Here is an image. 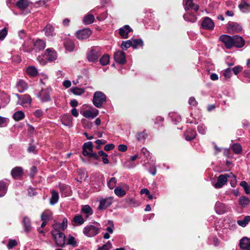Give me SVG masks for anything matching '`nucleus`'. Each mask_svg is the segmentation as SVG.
Masks as SVG:
<instances>
[{"instance_id": "5", "label": "nucleus", "mask_w": 250, "mask_h": 250, "mask_svg": "<svg viewBox=\"0 0 250 250\" xmlns=\"http://www.w3.org/2000/svg\"><path fill=\"white\" fill-rule=\"evenodd\" d=\"M100 229L92 225L85 227L83 230V233L88 237H93L99 232Z\"/></svg>"}, {"instance_id": "56", "label": "nucleus", "mask_w": 250, "mask_h": 250, "mask_svg": "<svg viewBox=\"0 0 250 250\" xmlns=\"http://www.w3.org/2000/svg\"><path fill=\"white\" fill-rule=\"evenodd\" d=\"M224 76L226 78H229L231 76V70L230 68H227L224 73Z\"/></svg>"}, {"instance_id": "9", "label": "nucleus", "mask_w": 250, "mask_h": 250, "mask_svg": "<svg viewBox=\"0 0 250 250\" xmlns=\"http://www.w3.org/2000/svg\"><path fill=\"white\" fill-rule=\"evenodd\" d=\"M16 96L19 99L18 103L20 102V104L23 106H27V105H29L30 104L32 100L29 95H24L22 96L21 98L20 96L18 94H16Z\"/></svg>"}, {"instance_id": "7", "label": "nucleus", "mask_w": 250, "mask_h": 250, "mask_svg": "<svg viewBox=\"0 0 250 250\" xmlns=\"http://www.w3.org/2000/svg\"><path fill=\"white\" fill-rule=\"evenodd\" d=\"M114 58L115 61L119 64H124L126 63L125 54L121 50L114 53Z\"/></svg>"}, {"instance_id": "40", "label": "nucleus", "mask_w": 250, "mask_h": 250, "mask_svg": "<svg viewBox=\"0 0 250 250\" xmlns=\"http://www.w3.org/2000/svg\"><path fill=\"white\" fill-rule=\"evenodd\" d=\"M6 192V185L5 182L0 181V197L5 195Z\"/></svg>"}, {"instance_id": "28", "label": "nucleus", "mask_w": 250, "mask_h": 250, "mask_svg": "<svg viewBox=\"0 0 250 250\" xmlns=\"http://www.w3.org/2000/svg\"><path fill=\"white\" fill-rule=\"evenodd\" d=\"M51 197L50 199V204L53 205L55 204L59 199V194L57 192L52 190L51 192Z\"/></svg>"}, {"instance_id": "1", "label": "nucleus", "mask_w": 250, "mask_h": 250, "mask_svg": "<svg viewBox=\"0 0 250 250\" xmlns=\"http://www.w3.org/2000/svg\"><path fill=\"white\" fill-rule=\"evenodd\" d=\"M219 40L224 43L228 49H231L233 47L241 48L245 44L243 39L237 35L230 36L228 35H222L220 36Z\"/></svg>"}, {"instance_id": "26", "label": "nucleus", "mask_w": 250, "mask_h": 250, "mask_svg": "<svg viewBox=\"0 0 250 250\" xmlns=\"http://www.w3.org/2000/svg\"><path fill=\"white\" fill-rule=\"evenodd\" d=\"M34 46L36 49L42 50L45 47V43L43 41L38 39L34 42Z\"/></svg>"}, {"instance_id": "52", "label": "nucleus", "mask_w": 250, "mask_h": 250, "mask_svg": "<svg viewBox=\"0 0 250 250\" xmlns=\"http://www.w3.org/2000/svg\"><path fill=\"white\" fill-rule=\"evenodd\" d=\"M90 159H94L95 160H99V155L96 153L92 152H89V153L86 156Z\"/></svg>"}, {"instance_id": "41", "label": "nucleus", "mask_w": 250, "mask_h": 250, "mask_svg": "<svg viewBox=\"0 0 250 250\" xmlns=\"http://www.w3.org/2000/svg\"><path fill=\"white\" fill-rule=\"evenodd\" d=\"M231 148L236 154H240L242 150V147L239 144H233L231 146Z\"/></svg>"}, {"instance_id": "20", "label": "nucleus", "mask_w": 250, "mask_h": 250, "mask_svg": "<svg viewBox=\"0 0 250 250\" xmlns=\"http://www.w3.org/2000/svg\"><path fill=\"white\" fill-rule=\"evenodd\" d=\"M196 131L191 129H188L185 133V137L187 141H191L196 137Z\"/></svg>"}, {"instance_id": "45", "label": "nucleus", "mask_w": 250, "mask_h": 250, "mask_svg": "<svg viewBox=\"0 0 250 250\" xmlns=\"http://www.w3.org/2000/svg\"><path fill=\"white\" fill-rule=\"evenodd\" d=\"M239 204L243 206L248 205L250 203L249 199L246 196H242L239 199Z\"/></svg>"}, {"instance_id": "49", "label": "nucleus", "mask_w": 250, "mask_h": 250, "mask_svg": "<svg viewBox=\"0 0 250 250\" xmlns=\"http://www.w3.org/2000/svg\"><path fill=\"white\" fill-rule=\"evenodd\" d=\"M121 46L123 49L126 50L130 46H132L131 40H128L125 42H123Z\"/></svg>"}, {"instance_id": "64", "label": "nucleus", "mask_w": 250, "mask_h": 250, "mask_svg": "<svg viewBox=\"0 0 250 250\" xmlns=\"http://www.w3.org/2000/svg\"><path fill=\"white\" fill-rule=\"evenodd\" d=\"M102 157V160L104 164H107L109 163V160L107 159V155L106 154H105Z\"/></svg>"}, {"instance_id": "42", "label": "nucleus", "mask_w": 250, "mask_h": 250, "mask_svg": "<svg viewBox=\"0 0 250 250\" xmlns=\"http://www.w3.org/2000/svg\"><path fill=\"white\" fill-rule=\"evenodd\" d=\"M147 137V134L146 132V130H144L141 132H138L137 133V138L139 141H143Z\"/></svg>"}, {"instance_id": "18", "label": "nucleus", "mask_w": 250, "mask_h": 250, "mask_svg": "<svg viewBox=\"0 0 250 250\" xmlns=\"http://www.w3.org/2000/svg\"><path fill=\"white\" fill-rule=\"evenodd\" d=\"M11 174L14 179H18L22 175L23 169L21 167H15L11 170Z\"/></svg>"}, {"instance_id": "22", "label": "nucleus", "mask_w": 250, "mask_h": 250, "mask_svg": "<svg viewBox=\"0 0 250 250\" xmlns=\"http://www.w3.org/2000/svg\"><path fill=\"white\" fill-rule=\"evenodd\" d=\"M22 223L24 226V229L25 232H29L31 229V222L29 218L24 217L23 218Z\"/></svg>"}, {"instance_id": "17", "label": "nucleus", "mask_w": 250, "mask_h": 250, "mask_svg": "<svg viewBox=\"0 0 250 250\" xmlns=\"http://www.w3.org/2000/svg\"><path fill=\"white\" fill-rule=\"evenodd\" d=\"M93 144L91 142L85 143L83 145V154L85 156H87L89 152L93 151Z\"/></svg>"}, {"instance_id": "29", "label": "nucleus", "mask_w": 250, "mask_h": 250, "mask_svg": "<svg viewBox=\"0 0 250 250\" xmlns=\"http://www.w3.org/2000/svg\"><path fill=\"white\" fill-rule=\"evenodd\" d=\"M26 73L31 77H35L38 74V71L34 66H29L26 69Z\"/></svg>"}, {"instance_id": "47", "label": "nucleus", "mask_w": 250, "mask_h": 250, "mask_svg": "<svg viewBox=\"0 0 250 250\" xmlns=\"http://www.w3.org/2000/svg\"><path fill=\"white\" fill-rule=\"evenodd\" d=\"M240 185L243 188L246 194H250V185L245 181L241 182Z\"/></svg>"}, {"instance_id": "14", "label": "nucleus", "mask_w": 250, "mask_h": 250, "mask_svg": "<svg viewBox=\"0 0 250 250\" xmlns=\"http://www.w3.org/2000/svg\"><path fill=\"white\" fill-rule=\"evenodd\" d=\"M99 113V111L96 108H92L91 110H85L83 112V115L86 118L93 119L96 117Z\"/></svg>"}, {"instance_id": "4", "label": "nucleus", "mask_w": 250, "mask_h": 250, "mask_svg": "<svg viewBox=\"0 0 250 250\" xmlns=\"http://www.w3.org/2000/svg\"><path fill=\"white\" fill-rule=\"evenodd\" d=\"M101 55V50L98 47H93L87 54V58L90 62H96Z\"/></svg>"}, {"instance_id": "48", "label": "nucleus", "mask_w": 250, "mask_h": 250, "mask_svg": "<svg viewBox=\"0 0 250 250\" xmlns=\"http://www.w3.org/2000/svg\"><path fill=\"white\" fill-rule=\"evenodd\" d=\"M117 183L116 178L115 177L111 178L107 183L108 187L110 189H113L115 187Z\"/></svg>"}, {"instance_id": "12", "label": "nucleus", "mask_w": 250, "mask_h": 250, "mask_svg": "<svg viewBox=\"0 0 250 250\" xmlns=\"http://www.w3.org/2000/svg\"><path fill=\"white\" fill-rule=\"evenodd\" d=\"M202 26L205 29L212 30L214 27V24L210 18L206 17L202 21Z\"/></svg>"}, {"instance_id": "54", "label": "nucleus", "mask_w": 250, "mask_h": 250, "mask_svg": "<svg viewBox=\"0 0 250 250\" xmlns=\"http://www.w3.org/2000/svg\"><path fill=\"white\" fill-rule=\"evenodd\" d=\"M243 67L240 65L234 67L232 70L235 75H237L240 72L242 71Z\"/></svg>"}, {"instance_id": "31", "label": "nucleus", "mask_w": 250, "mask_h": 250, "mask_svg": "<svg viewBox=\"0 0 250 250\" xmlns=\"http://www.w3.org/2000/svg\"><path fill=\"white\" fill-rule=\"evenodd\" d=\"M66 49L69 51H72L74 48V44L72 41L66 40L64 42Z\"/></svg>"}, {"instance_id": "61", "label": "nucleus", "mask_w": 250, "mask_h": 250, "mask_svg": "<svg viewBox=\"0 0 250 250\" xmlns=\"http://www.w3.org/2000/svg\"><path fill=\"white\" fill-rule=\"evenodd\" d=\"M118 149L122 152H125L127 150V146L125 145H120L118 146Z\"/></svg>"}, {"instance_id": "15", "label": "nucleus", "mask_w": 250, "mask_h": 250, "mask_svg": "<svg viewBox=\"0 0 250 250\" xmlns=\"http://www.w3.org/2000/svg\"><path fill=\"white\" fill-rule=\"evenodd\" d=\"M184 2L185 9L186 11L192 9L196 11L199 9V6L193 3L192 0H184Z\"/></svg>"}, {"instance_id": "6", "label": "nucleus", "mask_w": 250, "mask_h": 250, "mask_svg": "<svg viewBox=\"0 0 250 250\" xmlns=\"http://www.w3.org/2000/svg\"><path fill=\"white\" fill-rule=\"evenodd\" d=\"M229 178V173L221 174L217 178V182L214 185L216 188H220L227 183Z\"/></svg>"}, {"instance_id": "23", "label": "nucleus", "mask_w": 250, "mask_h": 250, "mask_svg": "<svg viewBox=\"0 0 250 250\" xmlns=\"http://www.w3.org/2000/svg\"><path fill=\"white\" fill-rule=\"evenodd\" d=\"M46 59L50 61H53L56 59V53L51 49H47L46 50Z\"/></svg>"}, {"instance_id": "43", "label": "nucleus", "mask_w": 250, "mask_h": 250, "mask_svg": "<svg viewBox=\"0 0 250 250\" xmlns=\"http://www.w3.org/2000/svg\"><path fill=\"white\" fill-rule=\"evenodd\" d=\"M67 245H71L73 247L77 246V242L75 240V238L71 235L68 236V238L66 242Z\"/></svg>"}, {"instance_id": "8", "label": "nucleus", "mask_w": 250, "mask_h": 250, "mask_svg": "<svg viewBox=\"0 0 250 250\" xmlns=\"http://www.w3.org/2000/svg\"><path fill=\"white\" fill-rule=\"evenodd\" d=\"M227 29L229 33H238L242 31V27L236 22H230L228 24Z\"/></svg>"}, {"instance_id": "27", "label": "nucleus", "mask_w": 250, "mask_h": 250, "mask_svg": "<svg viewBox=\"0 0 250 250\" xmlns=\"http://www.w3.org/2000/svg\"><path fill=\"white\" fill-rule=\"evenodd\" d=\"M184 19L188 21L194 22L196 21L197 18L196 17L189 13H187L185 14L184 16Z\"/></svg>"}, {"instance_id": "44", "label": "nucleus", "mask_w": 250, "mask_h": 250, "mask_svg": "<svg viewBox=\"0 0 250 250\" xmlns=\"http://www.w3.org/2000/svg\"><path fill=\"white\" fill-rule=\"evenodd\" d=\"M229 178L228 179L230 180V183L232 187H235L236 185V179L235 175L232 173H229Z\"/></svg>"}, {"instance_id": "62", "label": "nucleus", "mask_w": 250, "mask_h": 250, "mask_svg": "<svg viewBox=\"0 0 250 250\" xmlns=\"http://www.w3.org/2000/svg\"><path fill=\"white\" fill-rule=\"evenodd\" d=\"M34 115L37 117H40L42 115V111L40 109H38L34 113Z\"/></svg>"}, {"instance_id": "3", "label": "nucleus", "mask_w": 250, "mask_h": 250, "mask_svg": "<svg viewBox=\"0 0 250 250\" xmlns=\"http://www.w3.org/2000/svg\"><path fill=\"white\" fill-rule=\"evenodd\" d=\"M52 235L57 246L64 247L65 245V236L63 233L59 231H52Z\"/></svg>"}, {"instance_id": "16", "label": "nucleus", "mask_w": 250, "mask_h": 250, "mask_svg": "<svg viewBox=\"0 0 250 250\" xmlns=\"http://www.w3.org/2000/svg\"><path fill=\"white\" fill-rule=\"evenodd\" d=\"M67 220L66 218H64L62 223H56L53 224V227L55 229L54 231H60L61 230H63L67 227Z\"/></svg>"}, {"instance_id": "25", "label": "nucleus", "mask_w": 250, "mask_h": 250, "mask_svg": "<svg viewBox=\"0 0 250 250\" xmlns=\"http://www.w3.org/2000/svg\"><path fill=\"white\" fill-rule=\"evenodd\" d=\"M94 16L92 14H88L86 15L83 19V22L85 24H89L92 23L94 21Z\"/></svg>"}, {"instance_id": "34", "label": "nucleus", "mask_w": 250, "mask_h": 250, "mask_svg": "<svg viewBox=\"0 0 250 250\" xmlns=\"http://www.w3.org/2000/svg\"><path fill=\"white\" fill-rule=\"evenodd\" d=\"M132 46L136 49L139 46H143V42L141 39H135L131 41Z\"/></svg>"}, {"instance_id": "2", "label": "nucleus", "mask_w": 250, "mask_h": 250, "mask_svg": "<svg viewBox=\"0 0 250 250\" xmlns=\"http://www.w3.org/2000/svg\"><path fill=\"white\" fill-rule=\"evenodd\" d=\"M106 96L104 93L101 91H97L94 94L93 103L96 107L101 108L103 104L106 102Z\"/></svg>"}, {"instance_id": "55", "label": "nucleus", "mask_w": 250, "mask_h": 250, "mask_svg": "<svg viewBox=\"0 0 250 250\" xmlns=\"http://www.w3.org/2000/svg\"><path fill=\"white\" fill-rule=\"evenodd\" d=\"M17 245V242L15 240H10L7 244V247L9 249H12Z\"/></svg>"}, {"instance_id": "37", "label": "nucleus", "mask_w": 250, "mask_h": 250, "mask_svg": "<svg viewBox=\"0 0 250 250\" xmlns=\"http://www.w3.org/2000/svg\"><path fill=\"white\" fill-rule=\"evenodd\" d=\"M41 99L43 102H47L50 100V95L46 91L42 90L41 93Z\"/></svg>"}, {"instance_id": "38", "label": "nucleus", "mask_w": 250, "mask_h": 250, "mask_svg": "<svg viewBox=\"0 0 250 250\" xmlns=\"http://www.w3.org/2000/svg\"><path fill=\"white\" fill-rule=\"evenodd\" d=\"M44 31L46 36H50L52 35L54 32V28L51 25L48 24L44 28Z\"/></svg>"}, {"instance_id": "10", "label": "nucleus", "mask_w": 250, "mask_h": 250, "mask_svg": "<svg viewBox=\"0 0 250 250\" xmlns=\"http://www.w3.org/2000/svg\"><path fill=\"white\" fill-rule=\"evenodd\" d=\"M91 31L89 29H84L77 32V37L80 40L87 39L91 34Z\"/></svg>"}, {"instance_id": "13", "label": "nucleus", "mask_w": 250, "mask_h": 250, "mask_svg": "<svg viewBox=\"0 0 250 250\" xmlns=\"http://www.w3.org/2000/svg\"><path fill=\"white\" fill-rule=\"evenodd\" d=\"M239 246L242 250H250V238H242L240 241Z\"/></svg>"}, {"instance_id": "63", "label": "nucleus", "mask_w": 250, "mask_h": 250, "mask_svg": "<svg viewBox=\"0 0 250 250\" xmlns=\"http://www.w3.org/2000/svg\"><path fill=\"white\" fill-rule=\"evenodd\" d=\"M63 85L66 88H69L71 85V83L69 80H65L63 82Z\"/></svg>"}, {"instance_id": "39", "label": "nucleus", "mask_w": 250, "mask_h": 250, "mask_svg": "<svg viewBox=\"0 0 250 250\" xmlns=\"http://www.w3.org/2000/svg\"><path fill=\"white\" fill-rule=\"evenodd\" d=\"M111 204V202L107 200L104 199L100 201V204L99 208L101 209H105L107 207H109Z\"/></svg>"}, {"instance_id": "57", "label": "nucleus", "mask_w": 250, "mask_h": 250, "mask_svg": "<svg viewBox=\"0 0 250 250\" xmlns=\"http://www.w3.org/2000/svg\"><path fill=\"white\" fill-rule=\"evenodd\" d=\"M188 103L190 105L195 106L197 104V101L194 97H190L188 101Z\"/></svg>"}, {"instance_id": "32", "label": "nucleus", "mask_w": 250, "mask_h": 250, "mask_svg": "<svg viewBox=\"0 0 250 250\" xmlns=\"http://www.w3.org/2000/svg\"><path fill=\"white\" fill-rule=\"evenodd\" d=\"M13 117L16 121H19L24 118V114L21 111H18L13 114Z\"/></svg>"}, {"instance_id": "30", "label": "nucleus", "mask_w": 250, "mask_h": 250, "mask_svg": "<svg viewBox=\"0 0 250 250\" xmlns=\"http://www.w3.org/2000/svg\"><path fill=\"white\" fill-rule=\"evenodd\" d=\"M71 91L76 95H81L85 92L84 88H79L78 87H72L70 89Z\"/></svg>"}, {"instance_id": "21", "label": "nucleus", "mask_w": 250, "mask_h": 250, "mask_svg": "<svg viewBox=\"0 0 250 250\" xmlns=\"http://www.w3.org/2000/svg\"><path fill=\"white\" fill-rule=\"evenodd\" d=\"M16 5L21 10H24L28 6V2L27 0H18Z\"/></svg>"}, {"instance_id": "50", "label": "nucleus", "mask_w": 250, "mask_h": 250, "mask_svg": "<svg viewBox=\"0 0 250 250\" xmlns=\"http://www.w3.org/2000/svg\"><path fill=\"white\" fill-rule=\"evenodd\" d=\"M73 221L76 223H78V224H79L80 225L83 224L84 223V219H83L82 216L81 215H78L76 216L74 218Z\"/></svg>"}, {"instance_id": "35", "label": "nucleus", "mask_w": 250, "mask_h": 250, "mask_svg": "<svg viewBox=\"0 0 250 250\" xmlns=\"http://www.w3.org/2000/svg\"><path fill=\"white\" fill-rule=\"evenodd\" d=\"M110 57L107 54H105L100 59V62L102 65H106L109 62Z\"/></svg>"}, {"instance_id": "53", "label": "nucleus", "mask_w": 250, "mask_h": 250, "mask_svg": "<svg viewBox=\"0 0 250 250\" xmlns=\"http://www.w3.org/2000/svg\"><path fill=\"white\" fill-rule=\"evenodd\" d=\"M49 213L46 211L43 212L41 215V218L42 221H47L49 220Z\"/></svg>"}, {"instance_id": "36", "label": "nucleus", "mask_w": 250, "mask_h": 250, "mask_svg": "<svg viewBox=\"0 0 250 250\" xmlns=\"http://www.w3.org/2000/svg\"><path fill=\"white\" fill-rule=\"evenodd\" d=\"M250 221V216H246L243 220L237 221V224L242 226L245 227Z\"/></svg>"}, {"instance_id": "51", "label": "nucleus", "mask_w": 250, "mask_h": 250, "mask_svg": "<svg viewBox=\"0 0 250 250\" xmlns=\"http://www.w3.org/2000/svg\"><path fill=\"white\" fill-rule=\"evenodd\" d=\"M7 35V29L4 28L0 30V40L2 41Z\"/></svg>"}, {"instance_id": "33", "label": "nucleus", "mask_w": 250, "mask_h": 250, "mask_svg": "<svg viewBox=\"0 0 250 250\" xmlns=\"http://www.w3.org/2000/svg\"><path fill=\"white\" fill-rule=\"evenodd\" d=\"M72 117L70 115H63L62 118V122L65 125H69L71 123Z\"/></svg>"}, {"instance_id": "24", "label": "nucleus", "mask_w": 250, "mask_h": 250, "mask_svg": "<svg viewBox=\"0 0 250 250\" xmlns=\"http://www.w3.org/2000/svg\"><path fill=\"white\" fill-rule=\"evenodd\" d=\"M238 7L243 12L248 13L250 12V4L246 1H242Z\"/></svg>"}, {"instance_id": "59", "label": "nucleus", "mask_w": 250, "mask_h": 250, "mask_svg": "<svg viewBox=\"0 0 250 250\" xmlns=\"http://www.w3.org/2000/svg\"><path fill=\"white\" fill-rule=\"evenodd\" d=\"M114 147V145L112 144H109L105 145L104 147V149L105 151H109L112 150Z\"/></svg>"}, {"instance_id": "19", "label": "nucleus", "mask_w": 250, "mask_h": 250, "mask_svg": "<svg viewBox=\"0 0 250 250\" xmlns=\"http://www.w3.org/2000/svg\"><path fill=\"white\" fill-rule=\"evenodd\" d=\"M132 29L128 25H125L119 29V34L123 38H127L128 33L131 32Z\"/></svg>"}, {"instance_id": "11", "label": "nucleus", "mask_w": 250, "mask_h": 250, "mask_svg": "<svg viewBox=\"0 0 250 250\" xmlns=\"http://www.w3.org/2000/svg\"><path fill=\"white\" fill-rule=\"evenodd\" d=\"M129 189V187L126 184H123V187L118 186L114 189L115 194L119 197H123L126 194V191Z\"/></svg>"}, {"instance_id": "60", "label": "nucleus", "mask_w": 250, "mask_h": 250, "mask_svg": "<svg viewBox=\"0 0 250 250\" xmlns=\"http://www.w3.org/2000/svg\"><path fill=\"white\" fill-rule=\"evenodd\" d=\"M37 168L35 167H32V168L31 169V172L30 173V177L33 178V177L34 176L35 174L37 172Z\"/></svg>"}, {"instance_id": "46", "label": "nucleus", "mask_w": 250, "mask_h": 250, "mask_svg": "<svg viewBox=\"0 0 250 250\" xmlns=\"http://www.w3.org/2000/svg\"><path fill=\"white\" fill-rule=\"evenodd\" d=\"M82 210L83 213L86 214L87 216L91 215L93 213V211L91 208L88 205H85L83 206Z\"/></svg>"}, {"instance_id": "58", "label": "nucleus", "mask_w": 250, "mask_h": 250, "mask_svg": "<svg viewBox=\"0 0 250 250\" xmlns=\"http://www.w3.org/2000/svg\"><path fill=\"white\" fill-rule=\"evenodd\" d=\"M197 130H198V131L202 134H205L206 133V130H205V127L203 125L198 126Z\"/></svg>"}]
</instances>
